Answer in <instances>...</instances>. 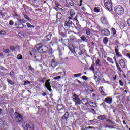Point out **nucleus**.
Returning a JSON list of instances; mask_svg holds the SVG:
<instances>
[{"label":"nucleus","mask_w":130,"mask_h":130,"mask_svg":"<svg viewBox=\"0 0 130 130\" xmlns=\"http://www.w3.org/2000/svg\"><path fill=\"white\" fill-rule=\"evenodd\" d=\"M90 70H91V71H94L95 70V68H94V66H91L90 68Z\"/></svg>","instance_id":"69168bd1"},{"label":"nucleus","mask_w":130,"mask_h":130,"mask_svg":"<svg viewBox=\"0 0 130 130\" xmlns=\"http://www.w3.org/2000/svg\"><path fill=\"white\" fill-rule=\"evenodd\" d=\"M48 50V47L46 46H43L42 44V47L40 49L41 53L42 52L43 53H46L47 51Z\"/></svg>","instance_id":"9d476101"},{"label":"nucleus","mask_w":130,"mask_h":130,"mask_svg":"<svg viewBox=\"0 0 130 130\" xmlns=\"http://www.w3.org/2000/svg\"><path fill=\"white\" fill-rule=\"evenodd\" d=\"M70 16H69V20H73V18L75 17V15H76V12L75 11V10L70 9L69 10Z\"/></svg>","instance_id":"6e6552de"},{"label":"nucleus","mask_w":130,"mask_h":130,"mask_svg":"<svg viewBox=\"0 0 130 130\" xmlns=\"http://www.w3.org/2000/svg\"><path fill=\"white\" fill-rule=\"evenodd\" d=\"M7 82L11 85H14V82L12 80L7 79Z\"/></svg>","instance_id":"e433bc0d"},{"label":"nucleus","mask_w":130,"mask_h":130,"mask_svg":"<svg viewBox=\"0 0 130 130\" xmlns=\"http://www.w3.org/2000/svg\"><path fill=\"white\" fill-rule=\"evenodd\" d=\"M17 58L18 60L23 59V56H22L21 54H18L17 56Z\"/></svg>","instance_id":"4c0bfd02"},{"label":"nucleus","mask_w":130,"mask_h":130,"mask_svg":"<svg viewBox=\"0 0 130 130\" xmlns=\"http://www.w3.org/2000/svg\"><path fill=\"white\" fill-rule=\"evenodd\" d=\"M94 12H95L96 13H98V12H99V9H98V8L95 7L94 9Z\"/></svg>","instance_id":"603ef678"},{"label":"nucleus","mask_w":130,"mask_h":130,"mask_svg":"<svg viewBox=\"0 0 130 130\" xmlns=\"http://www.w3.org/2000/svg\"><path fill=\"white\" fill-rule=\"evenodd\" d=\"M94 77L102 79V77H101V73L99 71H98L95 73H94Z\"/></svg>","instance_id":"b1692460"},{"label":"nucleus","mask_w":130,"mask_h":130,"mask_svg":"<svg viewBox=\"0 0 130 130\" xmlns=\"http://www.w3.org/2000/svg\"><path fill=\"white\" fill-rule=\"evenodd\" d=\"M62 16L63 15L61 13H57L56 15L57 19H58V20H61Z\"/></svg>","instance_id":"a878e982"},{"label":"nucleus","mask_w":130,"mask_h":130,"mask_svg":"<svg viewBox=\"0 0 130 130\" xmlns=\"http://www.w3.org/2000/svg\"><path fill=\"white\" fill-rule=\"evenodd\" d=\"M98 119H99V120H105V119H106V116L99 115L98 117Z\"/></svg>","instance_id":"393cba45"},{"label":"nucleus","mask_w":130,"mask_h":130,"mask_svg":"<svg viewBox=\"0 0 130 130\" xmlns=\"http://www.w3.org/2000/svg\"><path fill=\"white\" fill-rule=\"evenodd\" d=\"M115 52L117 56H118V57H120V56H122L121 54H119V52H118V49H115Z\"/></svg>","instance_id":"7c9ffc66"},{"label":"nucleus","mask_w":130,"mask_h":130,"mask_svg":"<svg viewBox=\"0 0 130 130\" xmlns=\"http://www.w3.org/2000/svg\"><path fill=\"white\" fill-rule=\"evenodd\" d=\"M108 42V38L106 37L103 39V43H104V44H105L106 45V44H107Z\"/></svg>","instance_id":"2f4dec72"},{"label":"nucleus","mask_w":130,"mask_h":130,"mask_svg":"<svg viewBox=\"0 0 130 130\" xmlns=\"http://www.w3.org/2000/svg\"><path fill=\"white\" fill-rule=\"evenodd\" d=\"M95 129V127L92 126H83L81 127V130H93Z\"/></svg>","instance_id":"4468645a"},{"label":"nucleus","mask_w":130,"mask_h":130,"mask_svg":"<svg viewBox=\"0 0 130 130\" xmlns=\"http://www.w3.org/2000/svg\"><path fill=\"white\" fill-rule=\"evenodd\" d=\"M0 70H6V68H5L4 67L0 65Z\"/></svg>","instance_id":"052dcab7"},{"label":"nucleus","mask_w":130,"mask_h":130,"mask_svg":"<svg viewBox=\"0 0 130 130\" xmlns=\"http://www.w3.org/2000/svg\"><path fill=\"white\" fill-rule=\"evenodd\" d=\"M72 99L77 105L81 104V99L79 98V95L74 94L73 95Z\"/></svg>","instance_id":"423d86ee"},{"label":"nucleus","mask_w":130,"mask_h":130,"mask_svg":"<svg viewBox=\"0 0 130 130\" xmlns=\"http://www.w3.org/2000/svg\"><path fill=\"white\" fill-rule=\"evenodd\" d=\"M4 128V122L0 121V129Z\"/></svg>","instance_id":"ea45409f"},{"label":"nucleus","mask_w":130,"mask_h":130,"mask_svg":"<svg viewBox=\"0 0 130 130\" xmlns=\"http://www.w3.org/2000/svg\"><path fill=\"white\" fill-rule=\"evenodd\" d=\"M104 101L108 104H111L112 103V98L108 96L105 99Z\"/></svg>","instance_id":"dca6fc26"},{"label":"nucleus","mask_w":130,"mask_h":130,"mask_svg":"<svg viewBox=\"0 0 130 130\" xmlns=\"http://www.w3.org/2000/svg\"><path fill=\"white\" fill-rule=\"evenodd\" d=\"M106 121H107V122H108V124L109 125H111L112 124H115V123H114V122H113L112 121H111L110 119H107L106 120Z\"/></svg>","instance_id":"cd10ccee"},{"label":"nucleus","mask_w":130,"mask_h":130,"mask_svg":"<svg viewBox=\"0 0 130 130\" xmlns=\"http://www.w3.org/2000/svg\"><path fill=\"white\" fill-rule=\"evenodd\" d=\"M70 38L71 43H74V42H75V41L77 40V38H76V37L74 36V35H71L70 36Z\"/></svg>","instance_id":"aec40b11"},{"label":"nucleus","mask_w":130,"mask_h":130,"mask_svg":"<svg viewBox=\"0 0 130 130\" xmlns=\"http://www.w3.org/2000/svg\"><path fill=\"white\" fill-rule=\"evenodd\" d=\"M24 128L25 130H33L34 125L31 121L25 122L24 124Z\"/></svg>","instance_id":"f03ea898"},{"label":"nucleus","mask_w":130,"mask_h":130,"mask_svg":"<svg viewBox=\"0 0 130 130\" xmlns=\"http://www.w3.org/2000/svg\"><path fill=\"white\" fill-rule=\"evenodd\" d=\"M111 32L113 33V35H115L116 34V30H115V28H111Z\"/></svg>","instance_id":"c9c22d12"},{"label":"nucleus","mask_w":130,"mask_h":130,"mask_svg":"<svg viewBox=\"0 0 130 130\" xmlns=\"http://www.w3.org/2000/svg\"><path fill=\"white\" fill-rule=\"evenodd\" d=\"M23 16L25 19L28 20L29 21H31V19H30L29 17H28V15H26V13H25L24 12L23 13Z\"/></svg>","instance_id":"c756f323"},{"label":"nucleus","mask_w":130,"mask_h":130,"mask_svg":"<svg viewBox=\"0 0 130 130\" xmlns=\"http://www.w3.org/2000/svg\"><path fill=\"white\" fill-rule=\"evenodd\" d=\"M46 95H47V93H46V92L42 93V95L44 96V97H45V96H46Z\"/></svg>","instance_id":"0e129e2a"},{"label":"nucleus","mask_w":130,"mask_h":130,"mask_svg":"<svg viewBox=\"0 0 130 130\" xmlns=\"http://www.w3.org/2000/svg\"><path fill=\"white\" fill-rule=\"evenodd\" d=\"M26 25L28 27V28H35V26H34V25H31V24H30L29 23H26Z\"/></svg>","instance_id":"f704fd0d"},{"label":"nucleus","mask_w":130,"mask_h":130,"mask_svg":"<svg viewBox=\"0 0 130 130\" xmlns=\"http://www.w3.org/2000/svg\"><path fill=\"white\" fill-rule=\"evenodd\" d=\"M69 112H66L64 115L62 117V119H63L64 120H67L68 118H69Z\"/></svg>","instance_id":"412c9836"},{"label":"nucleus","mask_w":130,"mask_h":130,"mask_svg":"<svg viewBox=\"0 0 130 130\" xmlns=\"http://www.w3.org/2000/svg\"><path fill=\"white\" fill-rule=\"evenodd\" d=\"M15 26H16L17 29H19V28L23 29V28H24V24H23L22 22H20L19 21H16L15 22Z\"/></svg>","instance_id":"1a4fd4ad"},{"label":"nucleus","mask_w":130,"mask_h":130,"mask_svg":"<svg viewBox=\"0 0 130 130\" xmlns=\"http://www.w3.org/2000/svg\"><path fill=\"white\" fill-rule=\"evenodd\" d=\"M15 120L17 122H18V123H21V122L23 121V116L19 114V113L15 112Z\"/></svg>","instance_id":"39448f33"},{"label":"nucleus","mask_w":130,"mask_h":130,"mask_svg":"<svg viewBox=\"0 0 130 130\" xmlns=\"http://www.w3.org/2000/svg\"><path fill=\"white\" fill-rule=\"evenodd\" d=\"M101 33L103 35H105V36H108V35H110V31L108 30V29H102L101 30Z\"/></svg>","instance_id":"9b49d317"},{"label":"nucleus","mask_w":130,"mask_h":130,"mask_svg":"<svg viewBox=\"0 0 130 130\" xmlns=\"http://www.w3.org/2000/svg\"><path fill=\"white\" fill-rule=\"evenodd\" d=\"M94 79L96 82H98V83H100V80H101L102 78H100L99 77L94 76Z\"/></svg>","instance_id":"72a5a7b5"},{"label":"nucleus","mask_w":130,"mask_h":130,"mask_svg":"<svg viewBox=\"0 0 130 130\" xmlns=\"http://www.w3.org/2000/svg\"><path fill=\"white\" fill-rule=\"evenodd\" d=\"M10 49H11V50H12V51H13V50L16 49V47H15L14 46H11Z\"/></svg>","instance_id":"5fc2aeb1"},{"label":"nucleus","mask_w":130,"mask_h":130,"mask_svg":"<svg viewBox=\"0 0 130 130\" xmlns=\"http://www.w3.org/2000/svg\"><path fill=\"white\" fill-rule=\"evenodd\" d=\"M60 2L61 3L62 5H63V4H66L67 0H60Z\"/></svg>","instance_id":"8fccbe9b"},{"label":"nucleus","mask_w":130,"mask_h":130,"mask_svg":"<svg viewBox=\"0 0 130 130\" xmlns=\"http://www.w3.org/2000/svg\"><path fill=\"white\" fill-rule=\"evenodd\" d=\"M3 52L4 53H10V50L7 49H3Z\"/></svg>","instance_id":"58836bf2"},{"label":"nucleus","mask_w":130,"mask_h":130,"mask_svg":"<svg viewBox=\"0 0 130 130\" xmlns=\"http://www.w3.org/2000/svg\"><path fill=\"white\" fill-rule=\"evenodd\" d=\"M72 25H73V22L71 21V19H69L68 21L65 22L64 26L67 27V28H70Z\"/></svg>","instance_id":"2eb2a0df"},{"label":"nucleus","mask_w":130,"mask_h":130,"mask_svg":"<svg viewBox=\"0 0 130 130\" xmlns=\"http://www.w3.org/2000/svg\"><path fill=\"white\" fill-rule=\"evenodd\" d=\"M119 84L120 86H123V82H122V81H121V80H120L119 81Z\"/></svg>","instance_id":"6e6d98bb"},{"label":"nucleus","mask_w":130,"mask_h":130,"mask_svg":"<svg viewBox=\"0 0 130 130\" xmlns=\"http://www.w3.org/2000/svg\"><path fill=\"white\" fill-rule=\"evenodd\" d=\"M81 40L82 41H83L84 42H88V39H87V38H86V37L84 35H82L81 37H80Z\"/></svg>","instance_id":"bb28decb"},{"label":"nucleus","mask_w":130,"mask_h":130,"mask_svg":"<svg viewBox=\"0 0 130 130\" xmlns=\"http://www.w3.org/2000/svg\"><path fill=\"white\" fill-rule=\"evenodd\" d=\"M127 25L130 27V18L127 20Z\"/></svg>","instance_id":"e2e57ef3"},{"label":"nucleus","mask_w":130,"mask_h":130,"mask_svg":"<svg viewBox=\"0 0 130 130\" xmlns=\"http://www.w3.org/2000/svg\"><path fill=\"white\" fill-rule=\"evenodd\" d=\"M5 34H6V32L3 30L0 31V35H5Z\"/></svg>","instance_id":"864d4df0"},{"label":"nucleus","mask_w":130,"mask_h":130,"mask_svg":"<svg viewBox=\"0 0 130 130\" xmlns=\"http://www.w3.org/2000/svg\"><path fill=\"white\" fill-rule=\"evenodd\" d=\"M82 76V73H78L74 74L75 78H77L78 77H81Z\"/></svg>","instance_id":"a19ab883"},{"label":"nucleus","mask_w":130,"mask_h":130,"mask_svg":"<svg viewBox=\"0 0 130 130\" xmlns=\"http://www.w3.org/2000/svg\"><path fill=\"white\" fill-rule=\"evenodd\" d=\"M50 81V79L47 80L46 81V83L45 84V87L49 91V92H52V89H51V86L50 85V82L49 81Z\"/></svg>","instance_id":"0eeeda50"},{"label":"nucleus","mask_w":130,"mask_h":130,"mask_svg":"<svg viewBox=\"0 0 130 130\" xmlns=\"http://www.w3.org/2000/svg\"><path fill=\"white\" fill-rule=\"evenodd\" d=\"M101 21L102 24H104V25H107L108 24V21L105 17H101Z\"/></svg>","instance_id":"f3484780"},{"label":"nucleus","mask_w":130,"mask_h":130,"mask_svg":"<svg viewBox=\"0 0 130 130\" xmlns=\"http://www.w3.org/2000/svg\"><path fill=\"white\" fill-rule=\"evenodd\" d=\"M55 9L56 11H58V10H59V7L58 6H56L55 7Z\"/></svg>","instance_id":"338daca9"},{"label":"nucleus","mask_w":130,"mask_h":130,"mask_svg":"<svg viewBox=\"0 0 130 130\" xmlns=\"http://www.w3.org/2000/svg\"><path fill=\"white\" fill-rule=\"evenodd\" d=\"M114 11L117 15H122L124 13L123 8L121 6H116L114 8Z\"/></svg>","instance_id":"20e7f679"},{"label":"nucleus","mask_w":130,"mask_h":130,"mask_svg":"<svg viewBox=\"0 0 130 130\" xmlns=\"http://www.w3.org/2000/svg\"><path fill=\"white\" fill-rule=\"evenodd\" d=\"M59 79H61V76H56L54 78V80H59Z\"/></svg>","instance_id":"09e8293b"},{"label":"nucleus","mask_w":130,"mask_h":130,"mask_svg":"<svg viewBox=\"0 0 130 130\" xmlns=\"http://www.w3.org/2000/svg\"><path fill=\"white\" fill-rule=\"evenodd\" d=\"M51 66L52 68H55V67L57 66V62H56V61H55V59H52L51 60Z\"/></svg>","instance_id":"6ab92c4d"},{"label":"nucleus","mask_w":130,"mask_h":130,"mask_svg":"<svg viewBox=\"0 0 130 130\" xmlns=\"http://www.w3.org/2000/svg\"><path fill=\"white\" fill-rule=\"evenodd\" d=\"M81 10H82V11H83L84 12H85L86 11V8H85V7L84 6H82L81 8Z\"/></svg>","instance_id":"bf43d9fd"},{"label":"nucleus","mask_w":130,"mask_h":130,"mask_svg":"<svg viewBox=\"0 0 130 130\" xmlns=\"http://www.w3.org/2000/svg\"><path fill=\"white\" fill-rule=\"evenodd\" d=\"M29 69L30 70V71H34V69L32 68V66H28Z\"/></svg>","instance_id":"13d9d810"},{"label":"nucleus","mask_w":130,"mask_h":130,"mask_svg":"<svg viewBox=\"0 0 130 130\" xmlns=\"http://www.w3.org/2000/svg\"><path fill=\"white\" fill-rule=\"evenodd\" d=\"M86 34L87 35H90V31L89 30H86Z\"/></svg>","instance_id":"774afa93"},{"label":"nucleus","mask_w":130,"mask_h":130,"mask_svg":"<svg viewBox=\"0 0 130 130\" xmlns=\"http://www.w3.org/2000/svg\"><path fill=\"white\" fill-rule=\"evenodd\" d=\"M119 63L122 68H125V62H124V60L123 59H121V60H120L119 61Z\"/></svg>","instance_id":"a211bd4d"},{"label":"nucleus","mask_w":130,"mask_h":130,"mask_svg":"<svg viewBox=\"0 0 130 130\" xmlns=\"http://www.w3.org/2000/svg\"><path fill=\"white\" fill-rule=\"evenodd\" d=\"M100 60H99V59H98V60L96 61V66H100Z\"/></svg>","instance_id":"49530a36"},{"label":"nucleus","mask_w":130,"mask_h":130,"mask_svg":"<svg viewBox=\"0 0 130 130\" xmlns=\"http://www.w3.org/2000/svg\"><path fill=\"white\" fill-rule=\"evenodd\" d=\"M90 107H91V105L87 104V105H84L83 109H84V110H88Z\"/></svg>","instance_id":"5701e85b"},{"label":"nucleus","mask_w":130,"mask_h":130,"mask_svg":"<svg viewBox=\"0 0 130 130\" xmlns=\"http://www.w3.org/2000/svg\"><path fill=\"white\" fill-rule=\"evenodd\" d=\"M50 39H51V35L50 34L45 36L44 39L43 40V41L45 42V43H46L47 41H50Z\"/></svg>","instance_id":"f8f14e48"},{"label":"nucleus","mask_w":130,"mask_h":130,"mask_svg":"<svg viewBox=\"0 0 130 130\" xmlns=\"http://www.w3.org/2000/svg\"><path fill=\"white\" fill-rule=\"evenodd\" d=\"M9 24L10 26H13V25L14 24V21L10 20L9 22Z\"/></svg>","instance_id":"de8ad7c7"},{"label":"nucleus","mask_w":130,"mask_h":130,"mask_svg":"<svg viewBox=\"0 0 130 130\" xmlns=\"http://www.w3.org/2000/svg\"><path fill=\"white\" fill-rule=\"evenodd\" d=\"M9 114L10 115V116L12 118V119H14V117H13V113H14V109L13 108H11L10 109H9Z\"/></svg>","instance_id":"4be33fe9"},{"label":"nucleus","mask_w":130,"mask_h":130,"mask_svg":"<svg viewBox=\"0 0 130 130\" xmlns=\"http://www.w3.org/2000/svg\"><path fill=\"white\" fill-rule=\"evenodd\" d=\"M107 60L109 61V62H110V63H112V64H113L114 62H113V60H112V58L110 57H108L107 58Z\"/></svg>","instance_id":"473e14b6"},{"label":"nucleus","mask_w":130,"mask_h":130,"mask_svg":"<svg viewBox=\"0 0 130 130\" xmlns=\"http://www.w3.org/2000/svg\"><path fill=\"white\" fill-rule=\"evenodd\" d=\"M81 102L84 105H87L89 102H90V99L89 98H83L82 99Z\"/></svg>","instance_id":"ddd939ff"},{"label":"nucleus","mask_w":130,"mask_h":130,"mask_svg":"<svg viewBox=\"0 0 130 130\" xmlns=\"http://www.w3.org/2000/svg\"><path fill=\"white\" fill-rule=\"evenodd\" d=\"M27 84H31V82L28 80L25 81L23 84V86H26V85H27Z\"/></svg>","instance_id":"a18cd8bd"},{"label":"nucleus","mask_w":130,"mask_h":130,"mask_svg":"<svg viewBox=\"0 0 130 130\" xmlns=\"http://www.w3.org/2000/svg\"><path fill=\"white\" fill-rule=\"evenodd\" d=\"M18 36L19 37H21V38H24V34H23V32L18 33Z\"/></svg>","instance_id":"79ce46f5"},{"label":"nucleus","mask_w":130,"mask_h":130,"mask_svg":"<svg viewBox=\"0 0 130 130\" xmlns=\"http://www.w3.org/2000/svg\"><path fill=\"white\" fill-rule=\"evenodd\" d=\"M42 47V44L39 43L34 48V49L35 50L34 59L35 61H41V59H42L41 51H40V49H41Z\"/></svg>","instance_id":"f257e3e1"},{"label":"nucleus","mask_w":130,"mask_h":130,"mask_svg":"<svg viewBox=\"0 0 130 130\" xmlns=\"http://www.w3.org/2000/svg\"><path fill=\"white\" fill-rule=\"evenodd\" d=\"M105 127H107V128L108 127V128H114V126L108 125V124H106L105 125Z\"/></svg>","instance_id":"37998d69"},{"label":"nucleus","mask_w":130,"mask_h":130,"mask_svg":"<svg viewBox=\"0 0 130 130\" xmlns=\"http://www.w3.org/2000/svg\"><path fill=\"white\" fill-rule=\"evenodd\" d=\"M104 4L106 9L109 11H112V2H111V0H104Z\"/></svg>","instance_id":"7ed1b4c3"},{"label":"nucleus","mask_w":130,"mask_h":130,"mask_svg":"<svg viewBox=\"0 0 130 130\" xmlns=\"http://www.w3.org/2000/svg\"><path fill=\"white\" fill-rule=\"evenodd\" d=\"M87 104H94V102H91V101L90 100V99H89V103H87Z\"/></svg>","instance_id":"680f3d73"},{"label":"nucleus","mask_w":130,"mask_h":130,"mask_svg":"<svg viewBox=\"0 0 130 130\" xmlns=\"http://www.w3.org/2000/svg\"><path fill=\"white\" fill-rule=\"evenodd\" d=\"M10 75L11 77H15V72H14V71H11L10 72Z\"/></svg>","instance_id":"c03bdc74"},{"label":"nucleus","mask_w":130,"mask_h":130,"mask_svg":"<svg viewBox=\"0 0 130 130\" xmlns=\"http://www.w3.org/2000/svg\"><path fill=\"white\" fill-rule=\"evenodd\" d=\"M83 80H85V81H87L88 80V77L86 76H82Z\"/></svg>","instance_id":"3c124183"},{"label":"nucleus","mask_w":130,"mask_h":130,"mask_svg":"<svg viewBox=\"0 0 130 130\" xmlns=\"http://www.w3.org/2000/svg\"><path fill=\"white\" fill-rule=\"evenodd\" d=\"M57 109L58 111H59V110H62V109H63V106L61 105H58L57 106Z\"/></svg>","instance_id":"c85d7f7f"},{"label":"nucleus","mask_w":130,"mask_h":130,"mask_svg":"<svg viewBox=\"0 0 130 130\" xmlns=\"http://www.w3.org/2000/svg\"><path fill=\"white\" fill-rule=\"evenodd\" d=\"M14 17H15L16 19H19V18H21V16H19L18 14H15L14 15Z\"/></svg>","instance_id":"4d7b16f0"}]
</instances>
